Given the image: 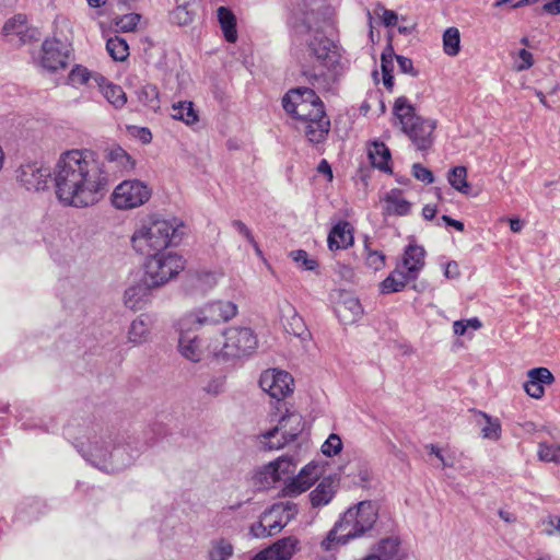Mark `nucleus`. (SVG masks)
Returning <instances> with one entry per match:
<instances>
[{
	"instance_id": "nucleus-2",
	"label": "nucleus",
	"mask_w": 560,
	"mask_h": 560,
	"mask_svg": "<svg viewBox=\"0 0 560 560\" xmlns=\"http://www.w3.org/2000/svg\"><path fill=\"white\" fill-rule=\"evenodd\" d=\"M56 196L68 207L85 208L97 203L105 195L106 177H54Z\"/></svg>"
},
{
	"instance_id": "nucleus-29",
	"label": "nucleus",
	"mask_w": 560,
	"mask_h": 560,
	"mask_svg": "<svg viewBox=\"0 0 560 560\" xmlns=\"http://www.w3.org/2000/svg\"><path fill=\"white\" fill-rule=\"evenodd\" d=\"M217 14L225 39L229 43H235L237 40V31L234 13L226 7H220L217 10Z\"/></svg>"
},
{
	"instance_id": "nucleus-14",
	"label": "nucleus",
	"mask_w": 560,
	"mask_h": 560,
	"mask_svg": "<svg viewBox=\"0 0 560 560\" xmlns=\"http://www.w3.org/2000/svg\"><path fill=\"white\" fill-rule=\"evenodd\" d=\"M178 339V351L186 360L198 363L208 357H213V349H210V345H206V340L198 336L190 335L191 330L180 329Z\"/></svg>"
},
{
	"instance_id": "nucleus-12",
	"label": "nucleus",
	"mask_w": 560,
	"mask_h": 560,
	"mask_svg": "<svg viewBox=\"0 0 560 560\" xmlns=\"http://www.w3.org/2000/svg\"><path fill=\"white\" fill-rule=\"evenodd\" d=\"M259 386L271 398L280 401L293 393L294 380L287 371L268 369L261 373Z\"/></svg>"
},
{
	"instance_id": "nucleus-5",
	"label": "nucleus",
	"mask_w": 560,
	"mask_h": 560,
	"mask_svg": "<svg viewBox=\"0 0 560 560\" xmlns=\"http://www.w3.org/2000/svg\"><path fill=\"white\" fill-rule=\"evenodd\" d=\"M378 518V509L371 501H362L349 508L340 517L339 528H342V538L355 539L371 533Z\"/></svg>"
},
{
	"instance_id": "nucleus-22",
	"label": "nucleus",
	"mask_w": 560,
	"mask_h": 560,
	"mask_svg": "<svg viewBox=\"0 0 560 560\" xmlns=\"http://www.w3.org/2000/svg\"><path fill=\"white\" fill-rule=\"evenodd\" d=\"M153 287L147 283L145 279L128 288L124 294L125 305L131 310L142 308L150 300L151 289Z\"/></svg>"
},
{
	"instance_id": "nucleus-61",
	"label": "nucleus",
	"mask_w": 560,
	"mask_h": 560,
	"mask_svg": "<svg viewBox=\"0 0 560 560\" xmlns=\"http://www.w3.org/2000/svg\"><path fill=\"white\" fill-rule=\"evenodd\" d=\"M524 389L533 398L539 399L544 396L545 389L544 386L528 378V381L524 384Z\"/></svg>"
},
{
	"instance_id": "nucleus-17",
	"label": "nucleus",
	"mask_w": 560,
	"mask_h": 560,
	"mask_svg": "<svg viewBox=\"0 0 560 560\" xmlns=\"http://www.w3.org/2000/svg\"><path fill=\"white\" fill-rule=\"evenodd\" d=\"M68 49L67 46L56 39H46L42 45L40 65L43 68L56 71L65 68L68 62Z\"/></svg>"
},
{
	"instance_id": "nucleus-7",
	"label": "nucleus",
	"mask_w": 560,
	"mask_h": 560,
	"mask_svg": "<svg viewBox=\"0 0 560 560\" xmlns=\"http://www.w3.org/2000/svg\"><path fill=\"white\" fill-rule=\"evenodd\" d=\"M185 267L182 256L174 253L150 254L144 264L147 283L152 287H161L176 277Z\"/></svg>"
},
{
	"instance_id": "nucleus-4",
	"label": "nucleus",
	"mask_w": 560,
	"mask_h": 560,
	"mask_svg": "<svg viewBox=\"0 0 560 560\" xmlns=\"http://www.w3.org/2000/svg\"><path fill=\"white\" fill-rule=\"evenodd\" d=\"M238 313L235 303L214 300L185 314L178 322L180 329L198 330L206 326H215L233 319Z\"/></svg>"
},
{
	"instance_id": "nucleus-41",
	"label": "nucleus",
	"mask_w": 560,
	"mask_h": 560,
	"mask_svg": "<svg viewBox=\"0 0 560 560\" xmlns=\"http://www.w3.org/2000/svg\"><path fill=\"white\" fill-rule=\"evenodd\" d=\"M342 528H339V522L328 532L327 536L322 540L320 546L324 550L330 551L335 544L345 545L350 541L349 538H342Z\"/></svg>"
},
{
	"instance_id": "nucleus-51",
	"label": "nucleus",
	"mask_w": 560,
	"mask_h": 560,
	"mask_svg": "<svg viewBox=\"0 0 560 560\" xmlns=\"http://www.w3.org/2000/svg\"><path fill=\"white\" fill-rule=\"evenodd\" d=\"M232 225L238 232V234L244 236L248 241V243H250L253 245L256 253L260 255L261 250L259 248V245L255 241V237H254L253 233L250 232V230L247 228V225L240 220H234L232 222Z\"/></svg>"
},
{
	"instance_id": "nucleus-30",
	"label": "nucleus",
	"mask_w": 560,
	"mask_h": 560,
	"mask_svg": "<svg viewBox=\"0 0 560 560\" xmlns=\"http://www.w3.org/2000/svg\"><path fill=\"white\" fill-rule=\"evenodd\" d=\"M150 327L143 316H139L130 324L128 341L135 346L142 345L149 340Z\"/></svg>"
},
{
	"instance_id": "nucleus-32",
	"label": "nucleus",
	"mask_w": 560,
	"mask_h": 560,
	"mask_svg": "<svg viewBox=\"0 0 560 560\" xmlns=\"http://www.w3.org/2000/svg\"><path fill=\"white\" fill-rule=\"evenodd\" d=\"M478 416L485 421L482 424L480 421L478 423L482 425L481 434L483 439L498 441L501 438V423L498 418H492L486 412L478 411Z\"/></svg>"
},
{
	"instance_id": "nucleus-10",
	"label": "nucleus",
	"mask_w": 560,
	"mask_h": 560,
	"mask_svg": "<svg viewBox=\"0 0 560 560\" xmlns=\"http://www.w3.org/2000/svg\"><path fill=\"white\" fill-rule=\"evenodd\" d=\"M98 170L97 155L90 149L67 150L55 164V175H90Z\"/></svg>"
},
{
	"instance_id": "nucleus-64",
	"label": "nucleus",
	"mask_w": 560,
	"mask_h": 560,
	"mask_svg": "<svg viewBox=\"0 0 560 560\" xmlns=\"http://www.w3.org/2000/svg\"><path fill=\"white\" fill-rule=\"evenodd\" d=\"M378 10L382 11V14L380 15L385 26H394L396 25L398 21L397 14L392 11L387 10L382 5H378Z\"/></svg>"
},
{
	"instance_id": "nucleus-1",
	"label": "nucleus",
	"mask_w": 560,
	"mask_h": 560,
	"mask_svg": "<svg viewBox=\"0 0 560 560\" xmlns=\"http://www.w3.org/2000/svg\"><path fill=\"white\" fill-rule=\"evenodd\" d=\"M184 230V222L175 217L164 219L154 215L135 231L131 243L137 252L150 255L151 252H161L171 245L179 244Z\"/></svg>"
},
{
	"instance_id": "nucleus-40",
	"label": "nucleus",
	"mask_w": 560,
	"mask_h": 560,
	"mask_svg": "<svg viewBox=\"0 0 560 560\" xmlns=\"http://www.w3.org/2000/svg\"><path fill=\"white\" fill-rule=\"evenodd\" d=\"M103 94L116 108L122 107L127 102L126 93L119 85L107 83L103 86Z\"/></svg>"
},
{
	"instance_id": "nucleus-50",
	"label": "nucleus",
	"mask_w": 560,
	"mask_h": 560,
	"mask_svg": "<svg viewBox=\"0 0 560 560\" xmlns=\"http://www.w3.org/2000/svg\"><path fill=\"white\" fill-rule=\"evenodd\" d=\"M289 508H290V510L291 509L293 510L292 511V520H293L299 512L298 505L294 502H292V501L278 502L271 506L272 513L278 514V516L282 517L283 520H285L290 513L288 511Z\"/></svg>"
},
{
	"instance_id": "nucleus-18",
	"label": "nucleus",
	"mask_w": 560,
	"mask_h": 560,
	"mask_svg": "<svg viewBox=\"0 0 560 560\" xmlns=\"http://www.w3.org/2000/svg\"><path fill=\"white\" fill-rule=\"evenodd\" d=\"M300 550V540L295 536L278 539L270 547L256 553L252 560H291Z\"/></svg>"
},
{
	"instance_id": "nucleus-37",
	"label": "nucleus",
	"mask_w": 560,
	"mask_h": 560,
	"mask_svg": "<svg viewBox=\"0 0 560 560\" xmlns=\"http://www.w3.org/2000/svg\"><path fill=\"white\" fill-rule=\"evenodd\" d=\"M221 276L222 273L217 271H196L192 275V281L200 290L208 291L218 283Z\"/></svg>"
},
{
	"instance_id": "nucleus-31",
	"label": "nucleus",
	"mask_w": 560,
	"mask_h": 560,
	"mask_svg": "<svg viewBox=\"0 0 560 560\" xmlns=\"http://www.w3.org/2000/svg\"><path fill=\"white\" fill-rule=\"evenodd\" d=\"M172 118L180 120L186 125L196 124L199 120L198 114L194 108L192 102H178L172 105Z\"/></svg>"
},
{
	"instance_id": "nucleus-38",
	"label": "nucleus",
	"mask_w": 560,
	"mask_h": 560,
	"mask_svg": "<svg viewBox=\"0 0 560 560\" xmlns=\"http://www.w3.org/2000/svg\"><path fill=\"white\" fill-rule=\"evenodd\" d=\"M290 512L285 520L279 517L278 514L272 513V509L270 508L268 511L264 512V520L267 522V526L269 527V534L276 535L281 529H283L291 521H292V509H288Z\"/></svg>"
},
{
	"instance_id": "nucleus-42",
	"label": "nucleus",
	"mask_w": 560,
	"mask_h": 560,
	"mask_svg": "<svg viewBox=\"0 0 560 560\" xmlns=\"http://www.w3.org/2000/svg\"><path fill=\"white\" fill-rule=\"evenodd\" d=\"M448 182L456 190L469 197H476L481 191V186L470 184L467 177H448Z\"/></svg>"
},
{
	"instance_id": "nucleus-44",
	"label": "nucleus",
	"mask_w": 560,
	"mask_h": 560,
	"mask_svg": "<svg viewBox=\"0 0 560 560\" xmlns=\"http://www.w3.org/2000/svg\"><path fill=\"white\" fill-rule=\"evenodd\" d=\"M537 455L541 462L556 463L560 465V444L540 443Z\"/></svg>"
},
{
	"instance_id": "nucleus-36",
	"label": "nucleus",
	"mask_w": 560,
	"mask_h": 560,
	"mask_svg": "<svg viewBox=\"0 0 560 560\" xmlns=\"http://www.w3.org/2000/svg\"><path fill=\"white\" fill-rule=\"evenodd\" d=\"M233 550L232 544L226 539L213 540L209 550V560H229Z\"/></svg>"
},
{
	"instance_id": "nucleus-55",
	"label": "nucleus",
	"mask_w": 560,
	"mask_h": 560,
	"mask_svg": "<svg viewBox=\"0 0 560 560\" xmlns=\"http://www.w3.org/2000/svg\"><path fill=\"white\" fill-rule=\"evenodd\" d=\"M395 57L392 46H388L381 56V68L383 74H392L393 72V58Z\"/></svg>"
},
{
	"instance_id": "nucleus-26",
	"label": "nucleus",
	"mask_w": 560,
	"mask_h": 560,
	"mask_svg": "<svg viewBox=\"0 0 560 560\" xmlns=\"http://www.w3.org/2000/svg\"><path fill=\"white\" fill-rule=\"evenodd\" d=\"M337 491V485L331 478H324L310 493L313 508H320L330 503Z\"/></svg>"
},
{
	"instance_id": "nucleus-23",
	"label": "nucleus",
	"mask_w": 560,
	"mask_h": 560,
	"mask_svg": "<svg viewBox=\"0 0 560 560\" xmlns=\"http://www.w3.org/2000/svg\"><path fill=\"white\" fill-rule=\"evenodd\" d=\"M353 244L352 228L349 222L337 223L328 235L330 250L346 249Z\"/></svg>"
},
{
	"instance_id": "nucleus-52",
	"label": "nucleus",
	"mask_w": 560,
	"mask_h": 560,
	"mask_svg": "<svg viewBox=\"0 0 560 560\" xmlns=\"http://www.w3.org/2000/svg\"><path fill=\"white\" fill-rule=\"evenodd\" d=\"M140 16L135 13L126 14L116 21V26L122 32H131L136 28Z\"/></svg>"
},
{
	"instance_id": "nucleus-6",
	"label": "nucleus",
	"mask_w": 560,
	"mask_h": 560,
	"mask_svg": "<svg viewBox=\"0 0 560 560\" xmlns=\"http://www.w3.org/2000/svg\"><path fill=\"white\" fill-rule=\"evenodd\" d=\"M224 343L218 349L213 348V358L220 361L241 359L252 354L257 346L258 339L249 327L232 326L223 331Z\"/></svg>"
},
{
	"instance_id": "nucleus-58",
	"label": "nucleus",
	"mask_w": 560,
	"mask_h": 560,
	"mask_svg": "<svg viewBox=\"0 0 560 560\" xmlns=\"http://www.w3.org/2000/svg\"><path fill=\"white\" fill-rule=\"evenodd\" d=\"M267 522L264 520V514L260 517V521L253 524L249 528L250 534L256 538H265L268 536H272L269 534V527L267 526Z\"/></svg>"
},
{
	"instance_id": "nucleus-9",
	"label": "nucleus",
	"mask_w": 560,
	"mask_h": 560,
	"mask_svg": "<svg viewBox=\"0 0 560 560\" xmlns=\"http://www.w3.org/2000/svg\"><path fill=\"white\" fill-rule=\"evenodd\" d=\"M284 110L296 117H320L324 104L316 93L308 88L290 90L282 98Z\"/></svg>"
},
{
	"instance_id": "nucleus-33",
	"label": "nucleus",
	"mask_w": 560,
	"mask_h": 560,
	"mask_svg": "<svg viewBox=\"0 0 560 560\" xmlns=\"http://www.w3.org/2000/svg\"><path fill=\"white\" fill-rule=\"evenodd\" d=\"M399 549V542L395 538L382 539L369 556H376L378 560H393Z\"/></svg>"
},
{
	"instance_id": "nucleus-20",
	"label": "nucleus",
	"mask_w": 560,
	"mask_h": 560,
	"mask_svg": "<svg viewBox=\"0 0 560 560\" xmlns=\"http://www.w3.org/2000/svg\"><path fill=\"white\" fill-rule=\"evenodd\" d=\"M125 450L122 447H116L113 452L108 453L112 462L109 464L106 463L107 452H102L97 446H94L90 452V458L93 465L100 467L106 471H117L128 466L131 463V458H129L126 463H119V457L122 456Z\"/></svg>"
},
{
	"instance_id": "nucleus-3",
	"label": "nucleus",
	"mask_w": 560,
	"mask_h": 560,
	"mask_svg": "<svg viewBox=\"0 0 560 560\" xmlns=\"http://www.w3.org/2000/svg\"><path fill=\"white\" fill-rule=\"evenodd\" d=\"M393 114L399 121L401 130L418 150H428L432 145L436 121L417 116L415 107L406 96H400L395 101Z\"/></svg>"
},
{
	"instance_id": "nucleus-27",
	"label": "nucleus",
	"mask_w": 560,
	"mask_h": 560,
	"mask_svg": "<svg viewBox=\"0 0 560 560\" xmlns=\"http://www.w3.org/2000/svg\"><path fill=\"white\" fill-rule=\"evenodd\" d=\"M372 166L383 173H392L390 151L384 143L374 142L368 152Z\"/></svg>"
},
{
	"instance_id": "nucleus-49",
	"label": "nucleus",
	"mask_w": 560,
	"mask_h": 560,
	"mask_svg": "<svg viewBox=\"0 0 560 560\" xmlns=\"http://www.w3.org/2000/svg\"><path fill=\"white\" fill-rule=\"evenodd\" d=\"M290 257L298 264L304 267L305 270H314L317 267V262L311 259L307 253L303 249L292 250Z\"/></svg>"
},
{
	"instance_id": "nucleus-24",
	"label": "nucleus",
	"mask_w": 560,
	"mask_h": 560,
	"mask_svg": "<svg viewBox=\"0 0 560 560\" xmlns=\"http://www.w3.org/2000/svg\"><path fill=\"white\" fill-rule=\"evenodd\" d=\"M305 122V133L313 143L322 142L328 135L330 121L326 118V113L320 117H301Z\"/></svg>"
},
{
	"instance_id": "nucleus-46",
	"label": "nucleus",
	"mask_w": 560,
	"mask_h": 560,
	"mask_svg": "<svg viewBox=\"0 0 560 560\" xmlns=\"http://www.w3.org/2000/svg\"><path fill=\"white\" fill-rule=\"evenodd\" d=\"M342 450V441L338 434L331 433L322 445V453L328 457L339 454Z\"/></svg>"
},
{
	"instance_id": "nucleus-25",
	"label": "nucleus",
	"mask_w": 560,
	"mask_h": 560,
	"mask_svg": "<svg viewBox=\"0 0 560 560\" xmlns=\"http://www.w3.org/2000/svg\"><path fill=\"white\" fill-rule=\"evenodd\" d=\"M360 301L353 296H345L336 306V314L343 324H352L362 315Z\"/></svg>"
},
{
	"instance_id": "nucleus-8",
	"label": "nucleus",
	"mask_w": 560,
	"mask_h": 560,
	"mask_svg": "<svg viewBox=\"0 0 560 560\" xmlns=\"http://www.w3.org/2000/svg\"><path fill=\"white\" fill-rule=\"evenodd\" d=\"M304 425L300 413L287 410L275 428L261 434V444L268 451L279 450L294 441L303 432Z\"/></svg>"
},
{
	"instance_id": "nucleus-16",
	"label": "nucleus",
	"mask_w": 560,
	"mask_h": 560,
	"mask_svg": "<svg viewBox=\"0 0 560 560\" xmlns=\"http://www.w3.org/2000/svg\"><path fill=\"white\" fill-rule=\"evenodd\" d=\"M323 468L315 463L304 466L281 490L282 497H296L307 491L322 476Z\"/></svg>"
},
{
	"instance_id": "nucleus-28",
	"label": "nucleus",
	"mask_w": 560,
	"mask_h": 560,
	"mask_svg": "<svg viewBox=\"0 0 560 560\" xmlns=\"http://www.w3.org/2000/svg\"><path fill=\"white\" fill-rule=\"evenodd\" d=\"M411 281L413 280L396 266V268L381 282L380 289L383 294L400 292Z\"/></svg>"
},
{
	"instance_id": "nucleus-34",
	"label": "nucleus",
	"mask_w": 560,
	"mask_h": 560,
	"mask_svg": "<svg viewBox=\"0 0 560 560\" xmlns=\"http://www.w3.org/2000/svg\"><path fill=\"white\" fill-rule=\"evenodd\" d=\"M443 50L447 56H457L460 51V34L457 27H448L443 33Z\"/></svg>"
},
{
	"instance_id": "nucleus-54",
	"label": "nucleus",
	"mask_w": 560,
	"mask_h": 560,
	"mask_svg": "<svg viewBox=\"0 0 560 560\" xmlns=\"http://www.w3.org/2000/svg\"><path fill=\"white\" fill-rule=\"evenodd\" d=\"M179 4L173 12V20L180 25H187L192 21V16L188 11V7L190 4H185L183 2H178Z\"/></svg>"
},
{
	"instance_id": "nucleus-11",
	"label": "nucleus",
	"mask_w": 560,
	"mask_h": 560,
	"mask_svg": "<svg viewBox=\"0 0 560 560\" xmlns=\"http://www.w3.org/2000/svg\"><path fill=\"white\" fill-rule=\"evenodd\" d=\"M151 188L138 178L126 179L112 194V202L116 209L129 210L145 203L151 197Z\"/></svg>"
},
{
	"instance_id": "nucleus-15",
	"label": "nucleus",
	"mask_w": 560,
	"mask_h": 560,
	"mask_svg": "<svg viewBox=\"0 0 560 560\" xmlns=\"http://www.w3.org/2000/svg\"><path fill=\"white\" fill-rule=\"evenodd\" d=\"M310 51L319 66L337 74L340 69V55L331 40L316 37L310 43Z\"/></svg>"
},
{
	"instance_id": "nucleus-53",
	"label": "nucleus",
	"mask_w": 560,
	"mask_h": 560,
	"mask_svg": "<svg viewBox=\"0 0 560 560\" xmlns=\"http://www.w3.org/2000/svg\"><path fill=\"white\" fill-rule=\"evenodd\" d=\"M21 183L27 190L39 191L48 187L47 177H22Z\"/></svg>"
},
{
	"instance_id": "nucleus-48",
	"label": "nucleus",
	"mask_w": 560,
	"mask_h": 560,
	"mask_svg": "<svg viewBox=\"0 0 560 560\" xmlns=\"http://www.w3.org/2000/svg\"><path fill=\"white\" fill-rule=\"evenodd\" d=\"M91 77L90 71L82 67V66H75L69 73V82L73 85H82L85 84Z\"/></svg>"
},
{
	"instance_id": "nucleus-21",
	"label": "nucleus",
	"mask_w": 560,
	"mask_h": 560,
	"mask_svg": "<svg viewBox=\"0 0 560 560\" xmlns=\"http://www.w3.org/2000/svg\"><path fill=\"white\" fill-rule=\"evenodd\" d=\"M381 200L384 202L385 214L404 217L411 212V202L404 197L402 190L398 188L387 191Z\"/></svg>"
},
{
	"instance_id": "nucleus-13",
	"label": "nucleus",
	"mask_w": 560,
	"mask_h": 560,
	"mask_svg": "<svg viewBox=\"0 0 560 560\" xmlns=\"http://www.w3.org/2000/svg\"><path fill=\"white\" fill-rule=\"evenodd\" d=\"M2 35L9 44L21 46L37 39L38 31L28 25L25 15L16 14L4 23Z\"/></svg>"
},
{
	"instance_id": "nucleus-59",
	"label": "nucleus",
	"mask_w": 560,
	"mask_h": 560,
	"mask_svg": "<svg viewBox=\"0 0 560 560\" xmlns=\"http://www.w3.org/2000/svg\"><path fill=\"white\" fill-rule=\"evenodd\" d=\"M544 532L548 536H552L555 533L560 534V517L550 515L542 521Z\"/></svg>"
},
{
	"instance_id": "nucleus-63",
	"label": "nucleus",
	"mask_w": 560,
	"mask_h": 560,
	"mask_svg": "<svg viewBox=\"0 0 560 560\" xmlns=\"http://www.w3.org/2000/svg\"><path fill=\"white\" fill-rule=\"evenodd\" d=\"M518 58L521 59V62L516 65L517 71L529 69L533 66V55L528 50L521 49Z\"/></svg>"
},
{
	"instance_id": "nucleus-39",
	"label": "nucleus",
	"mask_w": 560,
	"mask_h": 560,
	"mask_svg": "<svg viewBox=\"0 0 560 560\" xmlns=\"http://www.w3.org/2000/svg\"><path fill=\"white\" fill-rule=\"evenodd\" d=\"M138 100L144 106H148L152 109H156L160 106L159 101V91L155 85L147 84L140 88L137 92Z\"/></svg>"
},
{
	"instance_id": "nucleus-43",
	"label": "nucleus",
	"mask_w": 560,
	"mask_h": 560,
	"mask_svg": "<svg viewBox=\"0 0 560 560\" xmlns=\"http://www.w3.org/2000/svg\"><path fill=\"white\" fill-rule=\"evenodd\" d=\"M293 463L288 457H279L277 460L271 462L266 469L273 480L281 478V475L291 471Z\"/></svg>"
},
{
	"instance_id": "nucleus-19",
	"label": "nucleus",
	"mask_w": 560,
	"mask_h": 560,
	"mask_svg": "<svg viewBox=\"0 0 560 560\" xmlns=\"http://www.w3.org/2000/svg\"><path fill=\"white\" fill-rule=\"evenodd\" d=\"M425 250L422 246L410 244L406 247L401 261L397 264L406 275L412 280L419 277L420 271L424 267Z\"/></svg>"
},
{
	"instance_id": "nucleus-56",
	"label": "nucleus",
	"mask_w": 560,
	"mask_h": 560,
	"mask_svg": "<svg viewBox=\"0 0 560 560\" xmlns=\"http://www.w3.org/2000/svg\"><path fill=\"white\" fill-rule=\"evenodd\" d=\"M395 58L398 63V68L402 73L410 74L411 77H417L419 72L413 68V62L410 58L395 55Z\"/></svg>"
},
{
	"instance_id": "nucleus-62",
	"label": "nucleus",
	"mask_w": 560,
	"mask_h": 560,
	"mask_svg": "<svg viewBox=\"0 0 560 560\" xmlns=\"http://www.w3.org/2000/svg\"><path fill=\"white\" fill-rule=\"evenodd\" d=\"M109 160L110 161H120V163L126 162L127 164H130V167L125 166V168H124L125 172H130L132 170V163H130V158L121 148L112 150L109 153Z\"/></svg>"
},
{
	"instance_id": "nucleus-47",
	"label": "nucleus",
	"mask_w": 560,
	"mask_h": 560,
	"mask_svg": "<svg viewBox=\"0 0 560 560\" xmlns=\"http://www.w3.org/2000/svg\"><path fill=\"white\" fill-rule=\"evenodd\" d=\"M528 378L534 382L545 385L551 384L555 380L552 373L547 368H536L528 371Z\"/></svg>"
},
{
	"instance_id": "nucleus-60",
	"label": "nucleus",
	"mask_w": 560,
	"mask_h": 560,
	"mask_svg": "<svg viewBox=\"0 0 560 560\" xmlns=\"http://www.w3.org/2000/svg\"><path fill=\"white\" fill-rule=\"evenodd\" d=\"M224 384L225 382L223 377H215L207 383L203 390L210 395L217 396L224 390Z\"/></svg>"
},
{
	"instance_id": "nucleus-57",
	"label": "nucleus",
	"mask_w": 560,
	"mask_h": 560,
	"mask_svg": "<svg viewBox=\"0 0 560 560\" xmlns=\"http://www.w3.org/2000/svg\"><path fill=\"white\" fill-rule=\"evenodd\" d=\"M366 264L370 268L376 270L385 266V255L381 252H370L366 257Z\"/></svg>"
},
{
	"instance_id": "nucleus-35",
	"label": "nucleus",
	"mask_w": 560,
	"mask_h": 560,
	"mask_svg": "<svg viewBox=\"0 0 560 560\" xmlns=\"http://www.w3.org/2000/svg\"><path fill=\"white\" fill-rule=\"evenodd\" d=\"M106 49L110 57L116 61H124L129 55V47L127 42L118 36L107 40Z\"/></svg>"
},
{
	"instance_id": "nucleus-45",
	"label": "nucleus",
	"mask_w": 560,
	"mask_h": 560,
	"mask_svg": "<svg viewBox=\"0 0 560 560\" xmlns=\"http://www.w3.org/2000/svg\"><path fill=\"white\" fill-rule=\"evenodd\" d=\"M285 330L296 337L307 332L303 318L293 310L292 315L287 318Z\"/></svg>"
}]
</instances>
